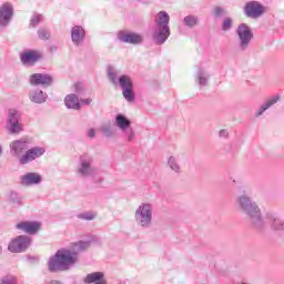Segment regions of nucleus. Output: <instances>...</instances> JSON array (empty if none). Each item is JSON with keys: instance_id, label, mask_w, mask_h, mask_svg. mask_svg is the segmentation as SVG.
<instances>
[{"instance_id": "nucleus-1", "label": "nucleus", "mask_w": 284, "mask_h": 284, "mask_svg": "<svg viewBox=\"0 0 284 284\" xmlns=\"http://www.w3.org/2000/svg\"><path fill=\"white\" fill-rule=\"evenodd\" d=\"M90 247V242H75L72 244L71 250H59L54 256L48 261L49 272H65L77 263V255L80 252H85Z\"/></svg>"}, {"instance_id": "nucleus-2", "label": "nucleus", "mask_w": 284, "mask_h": 284, "mask_svg": "<svg viewBox=\"0 0 284 284\" xmlns=\"http://www.w3.org/2000/svg\"><path fill=\"white\" fill-rule=\"evenodd\" d=\"M30 143L31 141L29 138H22L12 141L9 145L12 156L18 159L20 165H28L45 154V148L43 146H32L31 149H28L30 148Z\"/></svg>"}, {"instance_id": "nucleus-3", "label": "nucleus", "mask_w": 284, "mask_h": 284, "mask_svg": "<svg viewBox=\"0 0 284 284\" xmlns=\"http://www.w3.org/2000/svg\"><path fill=\"white\" fill-rule=\"evenodd\" d=\"M245 192L247 191L243 190V194L235 199L237 210L246 214L254 230H263L265 227V220H263V215L261 214V207H258V204L252 201V197L247 196Z\"/></svg>"}, {"instance_id": "nucleus-4", "label": "nucleus", "mask_w": 284, "mask_h": 284, "mask_svg": "<svg viewBox=\"0 0 284 284\" xmlns=\"http://www.w3.org/2000/svg\"><path fill=\"white\" fill-rule=\"evenodd\" d=\"M152 39L155 45H163L170 39V14L160 11L155 14Z\"/></svg>"}, {"instance_id": "nucleus-5", "label": "nucleus", "mask_w": 284, "mask_h": 284, "mask_svg": "<svg viewBox=\"0 0 284 284\" xmlns=\"http://www.w3.org/2000/svg\"><path fill=\"white\" fill-rule=\"evenodd\" d=\"M108 79L111 81L113 85H120L122 89V97L128 101L129 103H132L134 101V84L132 82V78L129 75H119V72L116 70L109 68L108 69Z\"/></svg>"}, {"instance_id": "nucleus-6", "label": "nucleus", "mask_w": 284, "mask_h": 284, "mask_svg": "<svg viewBox=\"0 0 284 284\" xmlns=\"http://www.w3.org/2000/svg\"><path fill=\"white\" fill-rule=\"evenodd\" d=\"M134 221L142 230H150L154 223V205L150 202L141 203L134 212Z\"/></svg>"}, {"instance_id": "nucleus-7", "label": "nucleus", "mask_w": 284, "mask_h": 284, "mask_svg": "<svg viewBox=\"0 0 284 284\" xmlns=\"http://www.w3.org/2000/svg\"><path fill=\"white\" fill-rule=\"evenodd\" d=\"M75 174H78L80 179H91L97 174L94 158L90 153L79 155Z\"/></svg>"}, {"instance_id": "nucleus-8", "label": "nucleus", "mask_w": 284, "mask_h": 284, "mask_svg": "<svg viewBox=\"0 0 284 284\" xmlns=\"http://www.w3.org/2000/svg\"><path fill=\"white\" fill-rule=\"evenodd\" d=\"M236 34L239 39V50H241V52H245L250 48L252 39H254V33L250 26L241 23L236 29Z\"/></svg>"}, {"instance_id": "nucleus-9", "label": "nucleus", "mask_w": 284, "mask_h": 284, "mask_svg": "<svg viewBox=\"0 0 284 284\" xmlns=\"http://www.w3.org/2000/svg\"><path fill=\"white\" fill-rule=\"evenodd\" d=\"M7 130L9 134H20L23 132V123H21V113L17 109H10L7 116Z\"/></svg>"}, {"instance_id": "nucleus-10", "label": "nucleus", "mask_w": 284, "mask_h": 284, "mask_svg": "<svg viewBox=\"0 0 284 284\" xmlns=\"http://www.w3.org/2000/svg\"><path fill=\"white\" fill-rule=\"evenodd\" d=\"M267 12V8L258 1H248L244 6V14L248 19H261Z\"/></svg>"}, {"instance_id": "nucleus-11", "label": "nucleus", "mask_w": 284, "mask_h": 284, "mask_svg": "<svg viewBox=\"0 0 284 284\" xmlns=\"http://www.w3.org/2000/svg\"><path fill=\"white\" fill-rule=\"evenodd\" d=\"M31 243L32 239L30 236L19 235L10 242L8 250L13 254H20L21 252H26Z\"/></svg>"}, {"instance_id": "nucleus-12", "label": "nucleus", "mask_w": 284, "mask_h": 284, "mask_svg": "<svg viewBox=\"0 0 284 284\" xmlns=\"http://www.w3.org/2000/svg\"><path fill=\"white\" fill-rule=\"evenodd\" d=\"M14 17V7L12 3L4 2L0 7V28H8L12 22V18Z\"/></svg>"}, {"instance_id": "nucleus-13", "label": "nucleus", "mask_w": 284, "mask_h": 284, "mask_svg": "<svg viewBox=\"0 0 284 284\" xmlns=\"http://www.w3.org/2000/svg\"><path fill=\"white\" fill-rule=\"evenodd\" d=\"M210 70L205 67H196L194 81L199 88H207L210 84Z\"/></svg>"}, {"instance_id": "nucleus-14", "label": "nucleus", "mask_w": 284, "mask_h": 284, "mask_svg": "<svg viewBox=\"0 0 284 284\" xmlns=\"http://www.w3.org/2000/svg\"><path fill=\"white\" fill-rule=\"evenodd\" d=\"M31 85H43L44 88H50L54 83V78L45 73H33L29 78Z\"/></svg>"}, {"instance_id": "nucleus-15", "label": "nucleus", "mask_w": 284, "mask_h": 284, "mask_svg": "<svg viewBox=\"0 0 284 284\" xmlns=\"http://www.w3.org/2000/svg\"><path fill=\"white\" fill-rule=\"evenodd\" d=\"M270 225L271 230L273 232H284V220L276 216L275 214H267L264 221V227L262 230H265Z\"/></svg>"}, {"instance_id": "nucleus-16", "label": "nucleus", "mask_w": 284, "mask_h": 284, "mask_svg": "<svg viewBox=\"0 0 284 284\" xmlns=\"http://www.w3.org/2000/svg\"><path fill=\"white\" fill-rule=\"evenodd\" d=\"M16 230H20V232H24V234H37L41 230V222L22 221L16 224Z\"/></svg>"}, {"instance_id": "nucleus-17", "label": "nucleus", "mask_w": 284, "mask_h": 284, "mask_svg": "<svg viewBox=\"0 0 284 284\" xmlns=\"http://www.w3.org/2000/svg\"><path fill=\"white\" fill-rule=\"evenodd\" d=\"M118 39L119 41H122V43H131L132 45L143 43V36L139 33H130L126 31H120L118 33Z\"/></svg>"}, {"instance_id": "nucleus-18", "label": "nucleus", "mask_w": 284, "mask_h": 284, "mask_svg": "<svg viewBox=\"0 0 284 284\" xmlns=\"http://www.w3.org/2000/svg\"><path fill=\"white\" fill-rule=\"evenodd\" d=\"M42 55L39 51H26L20 54V60L23 65H34L38 61H41Z\"/></svg>"}, {"instance_id": "nucleus-19", "label": "nucleus", "mask_w": 284, "mask_h": 284, "mask_svg": "<svg viewBox=\"0 0 284 284\" xmlns=\"http://www.w3.org/2000/svg\"><path fill=\"white\" fill-rule=\"evenodd\" d=\"M41 181V174L34 172H30L21 176V184L27 187H30V185H39Z\"/></svg>"}, {"instance_id": "nucleus-20", "label": "nucleus", "mask_w": 284, "mask_h": 284, "mask_svg": "<svg viewBox=\"0 0 284 284\" xmlns=\"http://www.w3.org/2000/svg\"><path fill=\"white\" fill-rule=\"evenodd\" d=\"M71 39L74 45H81L85 39V29L81 26H75L71 29Z\"/></svg>"}, {"instance_id": "nucleus-21", "label": "nucleus", "mask_w": 284, "mask_h": 284, "mask_svg": "<svg viewBox=\"0 0 284 284\" xmlns=\"http://www.w3.org/2000/svg\"><path fill=\"white\" fill-rule=\"evenodd\" d=\"M29 99L31 103L41 105V103H45V101H48V93L41 91V89H32L29 92Z\"/></svg>"}, {"instance_id": "nucleus-22", "label": "nucleus", "mask_w": 284, "mask_h": 284, "mask_svg": "<svg viewBox=\"0 0 284 284\" xmlns=\"http://www.w3.org/2000/svg\"><path fill=\"white\" fill-rule=\"evenodd\" d=\"M64 105L68 110H81V100L79 95L70 93L64 98Z\"/></svg>"}, {"instance_id": "nucleus-23", "label": "nucleus", "mask_w": 284, "mask_h": 284, "mask_svg": "<svg viewBox=\"0 0 284 284\" xmlns=\"http://www.w3.org/2000/svg\"><path fill=\"white\" fill-rule=\"evenodd\" d=\"M114 125L119 128L120 132H123V130H128V128H131L132 121L128 119L125 115L119 113L115 116Z\"/></svg>"}, {"instance_id": "nucleus-24", "label": "nucleus", "mask_w": 284, "mask_h": 284, "mask_svg": "<svg viewBox=\"0 0 284 284\" xmlns=\"http://www.w3.org/2000/svg\"><path fill=\"white\" fill-rule=\"evenodd\" d=\"M102 281H106L103 272H93L84 277V283L87 284L101 283Z\"/></svg>"}, {"instance_id": "nucleus-25", "label": "nucleus", "mask_w": 284, "mask_h": 284, "mask_svg": "<svg viewBox=\"0 0 284 284\" xmlns=\"http://www.w3.org/2000/svg\"><path fill=\"white\" fill-rule=\"evenodd\" d=\"M182 23L185 28L193 30L199 24V16L189 14L183 18Z\"/></svg>"}, {"instance_id": "nucleus-26", "label": "nucleus", "mask_w": 284, "mask_h": 284, "mask_svg": "<svg viewBox=\"0 0 284 284\" xmlns=\"http://www.w3.org/2000/svg\"><path fill=\"white\" fill-rule=\"evenodd\" d=\"M277 102H278V97L268 99L264 104H262L258 108L257 112L255 113V116H262V114L266 112V110H270V108H272V105H275V103Z\"/></svg>"}, {"instance_id": "nucleus-27", "label": "nucleus", "mask_w": 284, "mask_h": 284, "mask_svg": "<svg viewBox=\"0 0 284 284\" xmlns=\"http://www.w3.org/2000/svg\"><path fill=\"white\" fill-rule=\"evenodd\" d=\"M168 165L172 172H175V174H181V164H179V159L176 156H169Z\"/></svg>"}, {"instance_id": "nucleus-28", "label": "nucleus", "mask_w": 284, "mask_h": 284, "mask_svg": "<svg viewBox=\"0 0 284 284\" xmlns=\"http://www.w3.org/2000/svg\"><path fill=\"white\" fill-rule=\"evenodd\" d=\"M10 203H12L13 205H18V206H21L23 205V197L21 196V194L14 192V191H11L9 193V196H8Z\"/></svg>"}, {"instance_id": "nucleus-29", "label": "nucleus", "mask_w": 284, "mask_h": 284, "mask_svg": "<svg viewBox=\"0 0 284 284\" xmlns=\"http://www.w3.org/2000/svg\"><path fill=\"white\" fill-rule=\"evenodd\" d=\"M124 139H126L128 143H132L134 139H136V132H134V129L132 126L126 128L122 131Z\"/></svg>"}, {"instance_id": "nucleus-30", "label": "nucleus", "mask_w": 284, "mask_h": 284, "mask_svg": "<svg viewBox=\"0 0 284 284\" xmlns=\"http://www.w3.org/2000/svg\"><path fill=\"white\" fill-rule=\"evenodd\" d=\"M78 219H81L82 221H94L97 219V213L94 211L83 212L78 215Z\"/></svg>"}, {"instance_id": "nucleus-31", "label": "nucleus", "mask_w": 284, "mask_h": 284, "mask_svg": "<svg viewBox=\"0 0 284 284\" xmlns=\"http://www.w3.org/2000/svg\"><path fill=\"white\" fill-rule=\"evenodd\" d=\"M42 21H43V14H41V13H34V14L31 17L29 27H30V28H37V26H39Z\"/></svg>"}, {"instance_id": "nucleus-32", "label": "nucleus", "mask_w": 284, "mask_h": 284, "mask_svg": "<svg viewBox=\"0 0 284 284\" xmlns=\"http://www.w3.org/2000/svg\"><path fill=\"white\" fill-rule=\"evenodd\" d=\"M101 132L104 134L106 139H112L114 136V130L112 129V125L104 124L101 126Z\"/></svg>"}, {"instance_id": "nucleus-33", "label": "nucleus", "mask_w": 284, "mask_h": 284, "mask_svg": "<svg viewBox=\"0 0 284 284\" xmlns=\"http://www.w3.org/2000/svg\"><path fill=\"white\" fill-rule=\"evenodd\" d=\"M73 92L77 97H83L85 95V87H83V83L78 82L73 85Z\"/></svg>"}, {"instance_id": "nucleus-34", "label": "nucleus", "mask_w": 284, "mask_h": 284, "mask_svg": "<svg viewBox=\"0 0 284 284\" xmlns=\"http://www.w3.org/2000/svg\"><path fill=\"white\" fill-rule=\"evenodd\" d=\"M0 284H17V277L12 275H6L0 278Z\"/></svg>"}, {"instance_id": "nucleus-35", "label": "nucleus", "mask_w": 284, "mask_h": 284, "mask_svg": "<svg viewBox=\"0 0 284 284\" xmlns=\"http://www.w3.org/2000/svg\"><path fill=\"white\" fill-rule=\"evenodd\" d=\"M38 37L42 41H48V39H50V31H48V29H39Z\"/></svg>"}, {"instance_id": "nucleus-36", "label": "nucleus", "mask_w": 284, "mask_h": 284, "mask_svg": "<svg viewBox=\"0 0 284 284\" xmlns=\"http://www.w3.org/2000/svg\"><path fill=\"white\" fill-rule=\"evenodd\" d=\"M222 30H223L224 32H230V30H232V18H226V19L223 21Z\"/></svg>"}, {"instance_id": "nucleus-37", "label": "nucleus", "mask_w": 284, "mask_h": 284, "mask_svg": "<svg viewBox=\"0 0 284 284\" xmlns=\"http://www.w3.org/2000/svg\"><path fill=\"white\" fill-rule=\"evenodd\" d=\"M226 14L225 9L221 8V7H215L213 9V17H223Z\"/></svg>"}, {"instance_id": "nucleus-38", "label": "nucleus", "mask_w": 284, "mask_h": 284, "mask_svg": "<svg viewBox=\"0 0 284 284\" xmlns=\"http://www.w3.org/2000/svg\"><path fill=\"white\" fill-rule=\"evenodd\" d=\"M230 133H227V130L222 129L219 133V136H221V139H227Z\"/></svg>"}, {"instance_id": "nucleus-39", "label": "nucleus", "mask_w": 284, "mask_h": 284, "mask_svg": "<svg viewBox=\"0 0 284 284\" xmlns=\"http://www.w3.org/2000/svg\"><path fill=\"white\" fill-rule=\"evenodd\" d=\"M82 103V105H90L92 103V99H80V104Z\"/></svg>"}, {"instance_id": "nucleus-40", "label": "nucleus", "mask_w": 284, "mask_h": 284, "mask_svg": "<svg viewBox=\"0 0 284 284\" xmlns=\"http://www.w3.org/2000/svg\"><path fill=\"white\" fill-rule=\"evenodd\" d=\"M88 136L89 139H94V136H97V131L94 129H89Z\"/></svg>"}, {"instance_id": "nucleus-41", "label": "nucleus", "mask_w": 284, "mask_h": 284, "mask_svg": "<svg viewBox=\"0 0 284 284\" xmlns=\"http://www.w3.org/2000/svg\"><path fill=\"white\" fill-rule=\"evenodd\" d=\"M49 284H63V283H61V282L58 281V280H52Z\"/></svg>"}, {"instance_id": "nucleus-42", "label": "nucleus", "mask_w": 284, "mask_h": 284, "mask_svg": "<svg viewBox=\"0 0 284 284\" xmlns=\"http://www.w3.org/2000/svg\"><path fill=\"white\" fill-rule=\"evenodd\" d=\"M3 154V146L0 144V156Z\"/></svg>"}, {"instance_id": "nucleus-43", "label": "nucleus", "mask_w": 284, "mask_h": 284, "mask_svg": "<svg viewBox=\"0 0 284 284\" xmlns=\"http://www.w3.org/2000/svg\"><path fill=\"white\" fill-rule=\"evenodd\" d=\"M2 252H3V248L0 246V255L2 254Z\"/></svg>"}]
</instances>
